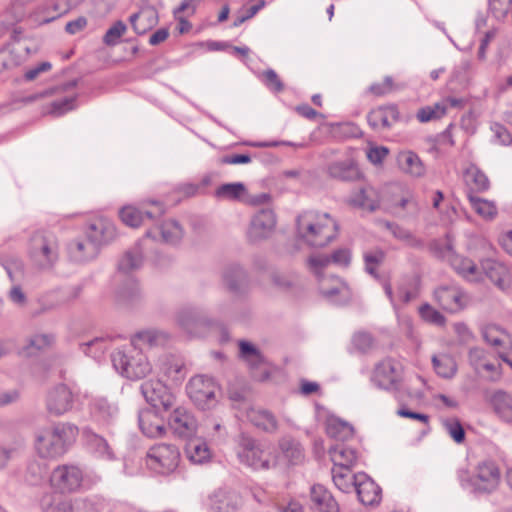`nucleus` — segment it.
<instances>
[{
  "mask_svg": "<svg viewBox=\"0 0 512 512\" xmlns=\"http://www.w3.org/2000/svg\"><path fill=\"white\" fill-rule=\"evenodd\" d=\"M499 483L500 471L492 461L479 463L475 473L466 481L462 480V486L476 494H490L498 488Z\"/></svg>",
  "mask_w": 512,
  "mask_h": 512,
  "instance_id": "6e6552de",
  "label": "nucleus"
},
{
  "mask_svg": "<svg viewBox=\"0 0 512 512\" xmlns=\"http://www.w3.org/2000/svg\"><path fill=\"white\" fill-rule=\"evenodd\" d=\"M240 357L247 362L252 370L261 368L264 365V358L260 351L247 341L239 342Z\"/></svg>",
  "mask_w": 512,
  "mask_h": 512,
  "instance_id": "603ef678",
  "label": "nucleus"
},
{
  "mask_svg": "<svg viewBox=\"0 0 512 512\" xmlns=\"http://www.w3.org/2000/svg\"><path fill=\"white\" fill-rule=\"evenodd\" d=\"M433 295L437 304L450 313L462 310L467 304V297L458 286H440Z\"/></svg>",
  "mask_w": 512,
  "mask_h": 512,
  "instance_id": "412c9836",
  "label": "nucleus"
},
{
  "mask_svg": "<svg viewBox=\"0 0 512 512\" xmlns=\"http://www.w3.org/2000/svg\"><path fill=\"white\" fill-rule=\"evenodd\" d=\"M140 295L139 286L134 279L128 280L126 284L121 286L117 291L118 301L122 303H131Z\"/></svg>",
  "mask_w": 512,
  "mask_h": 512,
  "instance_id": "6e6d98bb",
  "label": "nucleus"
},
{
  "mask_svg": "<svg viewBox=\"0 0 512 512\" xmlns=\"http://www.w3.org/2000/svg\"><path fill=\"white\" fill-rule=\"evenodd\" d=\"M350 261L351 253L346 248L337 249L331 256L314 254L307 259V267L317 277L319 291L327 301L334 304H344L351 299L352 293L346 283L333 275H324L325 269L331 263L347 267Z\"/></svg>",
  "mask_w": 512,
  "mask_h": 512,
  "instance_id": "f257e3e1",
  "label": "nucleus"
},
{
  "mask_svg": "<svg viewBox=\"0 0 512 512\" xmlns=\"http://www.w3.org/2000/svg\"><path fill=\"white\" fill-rule=\"evenodd\" d=\"M146 238H152L166 244L175 245L179 243L183 237V229L181 225L173 220H165L153 229H149L145 233Z\"/></svg>",
  "mask_w": 512,
  "mask_h": 512,
  "instance_id": "393cba45",
  "label": "nucleus"
},
{
  "mask_svg": "<svg viewBox=\"0 0 512 512\" xmlns=\"http://www.w3.org/2000/svg\"><path fill=\"white\" fill-rule=\"evenodd\" d=\"M445 431L449 436L458 444L462 443L465 439V431L456 418H448L442 421Z\"/></svg>",
  "mask_w": 512,
  "mask_h": 512,
  "instance_id": "13d9d810",
  "label": "nucleus"
},
{
  "mask_svg": "<svg viewBox=\"0 0 512 512\" xmlns=\"http://www.w3.org/2000/svg\"><path fill=\"white\" fill-rule=\"evenodd\" d=\"M328 173L331 177L343 181H353L361 175L358 167L351 159L331 163L328 166Z\"/></svg>",
  "mask_w": 512,
  "mask_h": 512,
  "instance_id": "c03bdc74",
  "label": "nucleus"
},
{
  "mask_svg": "<svg viewBox=\"0 0 512 512\" xmlns=\"http://www.w3.org/2000/svg\"><path fill=\"white\" fill-rule=\"evenodd\" d=\"M246 191L245 185L241 182L226 183L215 190V197L220 200H239Z\"/></svg>",
  "mask_w": 512,
  "mask_h": 512,
  "instance_id": "864d4df0",
  "label": "nucleus"
},
{
  "mask_svg": "<svg viewBox=\"0 0 512 512\" xmlns=\"http://www.w3.org/2000/svg\"><path fill=\"white\" fill-rule=\"evenodd\" d=\"M53 340V336L49 334L33 335L29 340L28 346L26 347V354L32 355L36 351H40L42 349L49 347L52 344Z\"/></svg>",
  "mask_w": 512,
  "mask_h": 512,
  "instance_id": "bf43d9fd",
  "label": "nucleus"
},
{
  "mask_svg": "<svg viewBox=\"0 0 512 512\" xmlns=\"http://www.w3.org/2000/svg\"><path fill=\"white\" fill-rule=\"evenodd\" d=\"M468 200L474 211L486 220H492L497 215V207L494 202L477 197L473 193L467 194Z\"/></svg>",
  "mask_w": 512,
  "mask_h": 512,
  "instance_id": "8fccbe9b",
  "label": "nucleus"
},
{
  "mask_svg": "<svg viewBox=\"0 0 512 512\" xmlns=\"http://www.w3.org/2000/svg\"><path fill=\"white\" fill-rule=\"evenodd\" d=\"M237 456L242 464L254 470H268L276 464L271 451L246 434L239 436Z\"/></svg>",
  "mask_w": 512,
  "mask_h": 512,
  "instance_id": "423d86ee",
  "label": "nucleus"
},
{
  "mask_svg": "<svg viewBox=\"0 0 512 512\" xmlns=\"http://www.w3.org/2000/svg\"><path fill=\"white\" fill-rule=\"evenodd\" d=\"M240 412L242 417H245L256 428L269 434H274L278 431V420L271 411L244 404Z\"/></svg>",
  "mask_w": 512,
  "mask_h": 512,
  "instance_id": "aec40b11",
  "label": "nucleus"
},
{
  "mask_svg": "<svg viewBox=\"0 0 512 512\" xmlns=\"http://www.w3.org/2000/svg\"><path fill=\"white\" fill-rule=\"evenodd\" d=\"M484 341L492 346L499 354L504 351H512V336L503 328L488 324L482 328Z\"/></svg>",
  "mask_w": 512,
  "mask_h": 512,
  "instance_id": "a878e982",
  "label": "nucleus"
},
{
  "mask_svg": "<svg viewBox=\"0 0 512 512\" xmlns=\"http://www.w3.org/2000/svg\"><path fill=\"white\" fill-rule=\"evenodd\" d=\"M350 470L341 468L332 469V479L335 486L344 493H350L353 490V476L350 475Z\"/></svg>",
  "mask_w": 512,
  "mask_h": 512,
  "instance_id": "5fc2aeb1",
  "label": "nucleus"
},
{
  "mask_svg": "<svg viewBox=\"0 0 512 512\" xmlns=\"http://www.w3.org/2000/svg\"><path fill=\"white\" fill-rule=\"evenodd\" d=\"M398 118L399 113L395 106L376 108L367 116L368 123L374 130L388 129Z\"/></svg>",
  "mask_w": 512,
  "mask_h": 512,
  "instance_id": "7c9ffc66",
  "label": "nucleus"
},
{
  "mask_svg": "<svg viewBox=\"0 0 512 512\" xmlns=\"http://www.w3.org/2000/svg\"><path fill=\"white\" fill-rule=\"evenodd\" d=\"M155 373L173 383H181L186 376L183 360L172 354H162L154 365Z\"/></svg>",
  "mask_w": 512,
  "mask_h": 512,
  "instance_id": "6ab92c4d",
  "label": "nucleus"
},
{
  "mask_svg": "<svg viewBox=\"0 0 512 512\" xmlns=\"http://www.w3.org/2000/svg\"><path fill=\"white\" fill-rule=\"evenodd\" d=\"M46 473V467L37 461L31 462L27 467L26 480L32 484H39Z\"/></svg>",
  "mask_w": 512,
  "mask_h": 512,
  "instance_id": "0e129e2a",
  "label": "nucleus"
},
{
  "mask_svg": "<svg viewBox=\"0 0 512 512\" xmlns=\"http://www.w3.org/2000/svg\"><path fill=\"white\" fill-rule=\"evenodd\" d=\"M326 432L333 439L346 441L353 436L354 429L349 423L339 418L331 417L327 420Z\"/></svg>",
  "mask_w": 512,
  "mask_h": 512,
  "instance_id": "49530a36",
  "label": "nucleus"
},
{
  "mask_svg": "<svg viewBox=\"0 0 512 512\" xmlns=\"http://www.w3.org/2000/svg\"><path fill=\"white\" fill-rule=\"evenodd\" d=\"M75 101V95L65 97L61 100L53 101L51 103L50 113L57 116L63 115L64 113L71 111L76 107Z\"/></svg>",
  "mask_w": 512,
  "mask_h": 512,
  "instance_id": "69168bd1",
  "label": "nucleus"
},
{
  "mask_svg": "<svg viewBox=\"0 0 512 512\" xmlns=\"http://www.w3.org/2000/svg\"><path fill=\"white\" fill-rule=\"evenodd\" d=\"M435 372L442 378L450 379L457 372V365L453 357L448 354H439L432 357Z\"/></svg>",
  "mask_w": 512,
  "mask_h": 512,
  "instance_id": "de8ad7c7",
  "label": "nucleus"
},
{
  "mask_svg": "<svg viewBox=\"0 0 512 512\" xmlns=\"http://www.w3.org/2000/svg\"><path fill=\"white\" fill-rule=\"evenodd\" d=\"M170 429L179 437L189 438L193 436L198 427L196 418L183 407L173 410L168 421Z\"/></svg>",
  "mask_w": 512,
  "mask_h": 512,
  "instance_id": "4be33fe9",
  "label": "nucleus"
},
{
  "mask_svg": "<svg viewBox=\"0 0 512 512\" xmlns=\"http://www.w3.org/2000/svg\"><path fill=\"white\" fill-rule=\"evenodd\" d=\"M217 390L218 387L213 379L203 375L192 377L186 386L189 398L203 410L216 404Z\"/></svg>",
  "mask_w": 512,
  "mask_h": 512,
  "instance_id": "9d476101",
  "label": "nucleus"
},
{
  "mask_svg": "<svg viewBox=\"0 0 512 512\" xmlns=\"http://www.w3.org/2000/svg\"><path fill=\"white\" fill-rule=\"evenodd\" d=\"M262 81L268 89L274 92H281L284 89V85L280 80L279 76L273 69L265 70L261 75Z\"/></svg>",
  "mask_w": 512,
  "mask_h": 512,
  "instance_id": "774afa93",
  "label": "nucleus"
},
{
  "mask_svg": "<svg viewBox=\"0 0 512 512\" xmlns=\"http://www.w3.org/2000/svg\"><path fill=\"white\" fill-rule=\"evenodd\" d=\"M111 361L115 370L130 380L143 379L153 371L148 357L132 343L115 350Z\"/></svg>",
  "mask_w": 512,
  "mask_h": 512,
  "instance_id": "20e7f679",
  "label": "nucleus"
},
{
  "mask_svg": "<svg viewBox=\"0 0 512 512\" xmlns=\"http://www.w3.org/2000/svg\"><path fill=\"white\" fill-rule=\"evenodd\" d=\"M91 413L98 422L112 424L118 417V407L106 398L97 397L92 402Z\"/></svg>",
  "mask_w": 512,
  "mask_h": 512,
  "instance_id": "58836bf2",
  "label": "nucleus"
},
{
  "mask_svg": "<svg viewBox=\"0 0 512 512\" xmlns=\"http://www.w3.org/2000/svg\"><path fill=\"white\" fill-rule=\"evenodd\" d=\"M110 343L109 338L99 337L80 344V349L85 355L99 361L110 348Z\"/></svg>",
  "mask_w": 512,
  "mask_h": 512,
  "instance_id": "09e8293b",
  "label": "nucleus"
},
{
  "mask_svg": "<svg viewBox=\"0 0 512 512\" xmlns=\"http://www.w3.org/2000/svg\"><path fill=\"white\" fill-rule=\"evenodd\" d=\"M490 403L497 416L504 422H512V396L502 390L495 391Z\"/></svg>",
  "mask_w": 512,
  "mask_h": 512,
  "instance_id": "37998d69",
  "label": "nucleus"
},
{
  "mask_svg": "<svg viewBox=\"0 0 512 512\" xmlns=\"http://www.w3.org/2000/svg\"><path fill=\"white\" fill-rule=\"evenodd\" d=\"M179 451L171 444H156L147 453V465L157 473L174 471L179 461Z\"/></svg>",
  "mask_w": 512,
  "mask_h": 512,
  "instance_id": "9b49d317",
  "label": "nucleus"
},
{
  "mask_svg": "<svg viewBox=\"0 0 512 512\" xmlns=\"http://www.w3.org/2000/svg\"><path fill=\"white\" fill-rule=\"evenodd\" d=\"M348 203L353 207L372 212L379 208L380 197L376 189L366 185L354 190L349 197Z\"/></svg>",
  "mask_w": 512,
  "mask_h": 512,
  "instance_id": "cd10ccee",
  "label": "nucleus"
},
{
  "mask_svg": "<svg viewBox=\"0 0 512 512\" xmlns=\"http://www.w3.org/2000/svg\"><path fill=\"white\" fill-rule=\"evenodd\" d=\"M44 512H97L95 504L87 498L66 499L60 495H47L42 499Z\"/></svg>",
  "mask_w": 512,
  "mask_h": 512,
  "instance_id": "2eb2a0df",
  "label": "nucleus"
},
{
  "mask_svg": "<svg viewBox=\"0 0 512 512\" xmlns=\"http://www.w3.org/2000/svg\"><path fill=\"white\" fill-rule=\"evenodd\" d=\"M130 23L138 35H143L158 23V13L153 7L142 8L130 16Z\"/></svg>",
  "mask_w": 512,
  "mask_h": 512,
  "instance_id": "72a5a7b5",
  "label": "nucleus"
},
{
  "mask_svg": "<svg viewBox=\"0 0 512 512\" xmlns=\"http://www.w3.org/2000/svg\"><path fill=\"white\" fill-rule=\"evenodd\" d=\"M99 250L85 235L72 240L67 247L70 260L76 263H85L95 259Z\"/></svg>",
  "mask_w": 512,
  "mask_h": 512,
  "instance_id": "bb28decb",
  "label": "nucleus"
},
{
  "mask_svg": "<svg viewBox=\"0 0 512 512\" xmlns=\"http://www.w3.org/2000/svg\"><path fill=\"white\" fill-rule=\"evenodd\" d=\"M398 85H395L393 79L390 76H386L381 83H374L369 87L370 93L375 96H383L392 91L399 89Z\"/></svg>",
  "mask_w": 512,
  "mask_h": 512,
  "instance_id": "338daca9",
  "label": "nucleus"
},
{
  "mask_svg": "<svg viewBox=\"0 0 512 512\" xmlns=\"http://www.w3.org/2000/svg\"><path fill=\"white\" fill-rule=\"evenodd\" d=\"M77 396L65 384H58L48 390L45 397V408L49 415L63 416L73 410Z\"/></svg>",
  "mask_w": 512,
  "mask_h": 512,
  "instance_id": "f8f14e48",
  "label": "nucleus"
},
{
  "mask_svg": "<svg viewBox=\"0 0 512 512\" xmlns=\"http://www.w3.org/2000/svg\"><path fill=\"white\" fill-rule=\"evenodd\" d=\"M170 339L168 333L156 330L148 329L136 333L132 338L131 342L136 347L147 346L149 348L164 347Z\"/></svg>",
  "mask_w": 512,
  "mask_h": 512,
  "instance_id": "f704fd0d",
  "label": "nucleus"
},
{
  "mask_svg": "<svg viewBox=\"0 0 512 512\" xmlns=\"http://www.w3.org/2000/svg\"><path fill=\"white\" fill-rule=\"evenodd\" d=\"M419 314L428 323L439 326L445 323V317L428 303L419 307Z\"/></svg>",
  "mask_w": 512,
  "mask_h": 512,
  "instance_id": "680f3d73",
  "label": "nucleus"
},
{
  "mask_svg": "<svg viewBox=\"0 0 512 512\" xmlns=\"http://www.w3.org/2000/svg\"><path fill=\"white\" fill-rule=\"evenodd\" d=\"M175 320L186 333L196 337L203 336L215 325L206 309L197 305L181 307L176 312Z\"/></svg>",
  "mask_w": 512,
  "mask_h": 512,
  "instance_id": "0eeeda50",
  "label": "nucleus"
},
{
  "mask_svg": "<svg viewBox=\"0 0 512 512\" xmlns=\"http://www.w3.org/2000/svg\"><path fill=\"white\" fill-rule=\"evenodd\" d=\"M210 501V512H235L241 505L240 496L226 490L216 491Z\"/></svg>",
  "mask_w": 512,
  "mask_h": 512,
  "instance_id": "c756f323",
  "label": "nucleus"
},
{
  "mask_svg": "<svg viewBox=\"0 0 512 512\" xmlns=\"http://www.w3.org/2000/svg\"><path fill=\"white\" fill-rule=\"evenodd\" d=\"M445 115V104L436 103L433 107H424L417 113V118L420 122H428L433 119H438Z\"/></svg>",
  "mask_w": 512,
  "mask_h": 512,
  "instance_id": "e2e57ef3",
  "label": "nucleus"
},
{
  "mask_svg": "<svg viewBox=\"0 0 512 512\" xmlns=\"http://www.w3.org/2000/svg\"><path fill=\"white\" fill-rule=\"evenodd\" d=\"M329 455L334 463V468L350 470L357 461L356 450L344 444H337L329 449Z\"/></svg>",
  "mask_w": 512,
  "mask_h": 512,
  "instance_id": "ea45409f",
  "label": "nucleus"
},
{
  "mask_svg": "<svg viewBox=\"0 0 512 512\" xmlns=\"http://www.w3.org/2000/svg\"><path fill=\"white\" fill-rule=\"evenodd\" d=\"M223 284L235 295H244L249 291V278L245 269L238 264L228 265L222 273Z\"/></svg>",
  "mask_w": 512,
  "mask_h": 512,
  "instance_id": "b1692460",
  "label": "nucleus"
},
{
  "mask_svg": "<svg viewBox=\"0 0 512 512\" xmlns=\"http://www.w3.org/2000/svg\"><path fill=\"white\" fill-rule=\"evenodd\" d=\"M397 164L399 169L411 176L422 177L426 172V168L420 157L413 151H401L397 155Z\"/></svg>",
  "mask_w": 512,
  "mask_h": 512,
  "instance_id": "2f4dec72",
  "label": "nucleus"
},
{
  "mask_svg": "<svg viewBox=\"0 0 512 512\" xmlns=\"http://www.w3.org/2000/svg\"><path fill=\"white\" fill-rule=\"evenodd\" d=\"M297 235L312 247H325L336 239L338 222L326 212L305 211L297 217Z\"/></svg>",
  "mask_w": 512,
  "mask_h": 512,
  "instance_id": "7ed1b4c3",
  "label": "nucleus"
},
{
  "mask_svg": "<svg viewBox=\"0 0 512 512\" xmlns=\"http://www.w3.org/2000/svg\"><path fill=\"white\" fill-rule=\"evenodd\" d=\"M185 455L194 464L207 463L212 457L208 444L199 438H193L187 441Z\"/></svg>",
  "mask_w": 512,
  "mask_h": 512,
  "instance_id": "79ce46f5",
  "label": "nucleus"
},
{
  "mask_svg": "<svg viewBox=\"0 0 512 512\" xmlns=\"http://www.w3.org/2000/svg\"><path fill=\"white\" fill-rule=\"evenodd\" d=\"M78 428L68 422H57L37 429L34 450L44 460H57L67 453L76 441Z\"/></svg>",
  "mask_w": 512,
  "mask_h": 512,
  "instance_id": "f03ea898",
  "label": "nucleus"
},
{
  "mask_svg": "<svg viewBox=\"0 0 512 512\" xmlns=\"http://www.w3.org/2000/svg\"><path fill=\"white\" fill-rule=\"evenodd\" d=\"M311 501L321 512H339V506L332 494L322 485L311 487Z\"/></svg>",
  "mask_w": 512,
  "mask_h": 512,
  "instance_id": "a19ab883",
  "label": "nucleus"
},
{
  "mask_svg": "<svg viewBox=\"0 0 512 512\" xmlns=\"http://www.w3.org/2000/svg\"><path fill=\"white\" fill-rule=\"evenodd\" d=\"M27 252L37 268L51 269L59 259L57 237L50 231H36L29 238Z\"/></svg>",
  "mask_w": 512,
  "mask_h": 512,
  "instance_id": "39448f33",
  "label": "nucleus"
},
{
  "mask_svg": "<svg viewBox=\"0 0 512 512\" xmlns=\"http://www.w3.org/2000/svg\"><path fill=\"white\" fill-rule=\"evenodd\" d=\"M480 269L482 270V274L484 273L499 288L505 289L509 285L510 271L502 262L487 258L482 260Z\"/></svg>",
  "mask_w": 512,
  "mask_h": 512,
  "instance_id": "c85d7f7f",
  "label": "nucleus"
},
{
  "mask_svg": "<svg viewBox=\"0 0 512 512\" xmlns=\"http://www.w3.org/2000/svg\"><path fill=\"white\" fill-rule=\"evenodd\" d=\"M279 449L288 463L292 465H297L304 459V449L295 439L283 437L279 441Z\"/></svg>",
  "mask_w": 512,
  "mask_h": 512,
  "instance_id": "a18cd8bd",
  "label": "nucleus"
},
{
  "mask_svg": "<svg viewBox=\"0 0 512 512\" xmlns=\"http://www.w3.org/2000/svg\"><path fill=\"white\" fill-rule=\"evenodd\" d=\"M139 426L142 432L151 438L160 437L165 431L163 421L151 409L139 413Z\"/></svg>",
  "mask_w": 512,
  "mask_h": 512,
  "instance_id": "4c0bfd02",
  "label": "nucleus"
},
{
  "mask_svg": "<svg viewBox=\"0 0 512 512\" xmlns=\"http://www.w3.org/2000/svg\"><path fill=\"white\" fill-rule=\"evenodd\" d=\"M155 207L154 210H142L134 205H127L120 209L121 221L132 228L140 227L146 219H154L165 213V208L159 201H149Z\"/></svg>",
  "mask_w": 512,
  "mask_h": 512,
  "instance_id": "a211bd4d",
  "label": "nucleus"
},
{
  "mask_svg": "<svg viewBox=\"0 0 512 512\" xmlns=\"http://www.w3.org/2000/svg\"><path fill=\"white\" fill-rule=\"evenodd\" d=\"M87 447L89 452L97 459L114 461L116 454L108 441L96 433L87 434Z\"/></svg>",
  "mask_w": 512,
  "mask_h": 512,
  "instance_id": "e433bc0d",
  "label": "nucleus"
},
{
  "mask_svg": "<svg viewBox=\"0 0 512 512\" xmlns=\"http://www.w3.org/2000/svg\"><path fill=\"white\" fill-rule=\"evenodd\" d=\"M126 25L122 21L115 22L105 33L103 42L108 46H115L126 32Z\"/></svg>",
  "mask_w": 512,
  "mask_h": 512,
  "instance_id": "052dcab7",
  "label": "nucleus"
},
{
  "mask_svg": "<svg viewBox=\"0 0 512 512\" xmlns=\"http://www.w3.org/2000/svg\"><path fill=\"white\" fill-rule=\"evenodd\" d=\"M83 482L84 471L75 464L58 465L50 475V485L62 494L79 491Z\"/></svg>",
  "mask_w": 512,
  "mask_h": 512,
  "instance_id": "1a4fd4ad",
  "label": "nucleus"
},
{
  "mask_svg": "<svg viewBox=\"0 0 512 512\" xmlns=\"http://www.w3.org/2000/svg\"><path fill=\"white\" fill-rule=\"evenodd\" d=\"M402 380V366L393 359H384L374 369L372 381L385 390L396 389Z\"/></svg>",
  "mask_w": 512,
  "mask_h": 512,
  "instance_id": "dca6fc26",
  "label": "nucleus"
},
{
  "mask_svg": "<svg viewBox=\"0 0 512 512\" xmlns=\"http://www.w3.org/2000/svg\"><path fill=\"white\" fill-rule=\"evenodd\" d=\"M145 400L155 409L168 411L174 407L176 398L162 380H147L140 386Z\"/></svg>",
  "mask_w": 512,
  "mask_h": 512,
  "instance_id": "4468645a",
  "label": "nucleus"
},
{
  "mask_svg": "<svg viewBox=\"0 0 512 512\" xmlns=\"http://www.w3.org/2000/svg\"><path fill=\"white\" fill-rule=\"evenodd\" d=\"M84 234L88 240L100 249L101 246L114 240L117 232L114 223L110 219L97 217L88 222Z\"/></svg>",
  "mask_w": 512,
  "mask_h": 512,
  "instance_id": "f3484780",
  "label": "nucleus"
},
{
  "mask_svg": "<svg viewBox=\"0 0 512 512\" xmlns=\"http://www.w3.org/2000/svg\"><path fill=\"white\" fill-rule=\"evenodd\" d=\"M384 258H385V254L382 250L376 249V250L366 252L364 254L366 271L370 275L377 278L378 275L376 273V269L384 261Z\"/></svg>",
  "mask_w": 512,
  "mask_h": 512,
  "instance_id": "4d7b16f0",
  "label": "nucleus"
},
{
  "mask_svg": "<svg viewBox=\"0 0 512 512\" xmlns=\"http://www.w3.org/2000/svg\"><path fill=\"white\" fill-rule=\"evenodd\" d=\"M465 182L471 190L477 192L486 191L489 188V180L487 176L476 166H470L464 174ZM472 193V191H470Z\"/></svg>",
  "mask_w": 512,
  "mask_h": 512,
  "instance_id": "3c124183",
  "label": "nucleus"
},
{
  "mask_svg": "<svg viewBox=\"0 0 512 512\" xmlns=\"http://www.w3.org/2000/svg\"><path fill=\"white\" fill-rule=\"evenodd\" d=\"M353 489L359 501L364 505H375L381 500L380 487L365 473L353 475Z\"/></svg>",
  "mask_w": 512,
  "mask_h": 512,
  "instance_id": "5701e85b",
  "label": "nucleus"
},
{
  "mask_svg": "<svg viewBox=\"0 0 512 512\" xmlns=\"http://www.w3.org/2000/svg\"><path fill=\"white\" fill-rule=\"evenodd\" d=\"M144 262L142 240L127 250L118 261V271L129 274L139 270Z\"/></svg>",
  "mask_w": 512,
  "mask_h": 512,
  "instance_id": "473e14b6",
  "label": "nucleus"
},
{
  "mask_svg": "<svg viewBox=\"0 0 512 512\" xmlns=\"http://www.w3.org/2000/svg\"><path fill=\"white\" fill-rule=\"evenodd\" d=\"M450 262L457 274L470 282L482 280V270L469 258L451 255Z\"/></svg>",
  "mask_w": 512,
  "mask_h": 512,
  "instance_id": "c9c22d12",
  "label": "nucleus"
},
{
  "mask_svg": "<svg viewBox=\"0 0 512 512\" xmlns=\"http://www.w3.org/2000/svg\"><path fill=\"white\" fill-rule=\"evenodd\" d=\"M277 217L272 208L266 207L257 210L251 217L247 230V238L251 243H258L268 239L275 231Z\"/></svg>",
  "mask_w": 512,
  "mask_h": 512,
  "instance_id": "ddd939ff",
  "label": "nucleus"
}]
</instances>
